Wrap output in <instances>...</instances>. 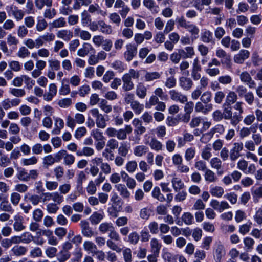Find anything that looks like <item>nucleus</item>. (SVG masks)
<instances>
[{"mask_svg": "<svg viewBox=\"0 0 262 262\" xmlns=\"http://www.w3.org/2000/svg\"><path fill=\"white\" fill-rule=\"evenodd\" d=\"M176 21L178 27L185 29L190 33L191 36L192 42L198 38L200 30L195 25L187 21L183 15L177 17Z\"/></svg>", "mask_w": 262, "mask_h": 262, "instance_id": "1", "label": "nucleus"}, {"mask_svg": "<svg viewBox=\"0 0 262 262\" xmlns=\"http://www.w3.org/2000/svg\"><path fill=\"white\" fill-rule=\"evenodd\" d=\"M215 55L219 59H220V61L222 62V66H225L226 68L231 67V56L225 50L221 48L217 49L215 51Z\"/></svg>", "mask_w": 262, "mask_h": 262, "instance_id": "2", "label": "nucleus"}, {"mask_svg": "<svg viewBox=\"0 0 262 262\" xmlns=\"http://www.w3.org/2000/svg\"><path fill=\"white\" fill-rule=\"evenodd\" d=\"M243 104V102L238 101L236 102L233 106L234 110L238 111L235 112L233 116L232 125L233 126H236L243 119L242 114L244 113Z\"/></svg>", "mask_w": 262, "mask_h": 262, "instance_id": "3", "label": "nucleus"}, {"mask_svg": "<svg viewBox=\"0 0 262 262\" xmlns=\"http://www.w3.org/2000/svg\"><path fill=\"white\" fill-rule=\"evenodd\" d=\"M90 113L95 118V122L97 127L103 129L106 126V120L104 115L99 113L98 109L93 108L90 110Z\"/></svg>", "mask_w": 262, "mask_h": 262, "instance_id": "4", "label": "nucleus"}, {"mask_svg": "<svg viewBox=\"0 0 262 262\" xmlns=\"http://www.w3.org/2000/svg\"><path fill=\"white\" fill-rule=\"evenodd\" d=\"M123 57L126 61L129 62L136 56L137 47L135 44L128 43L126 45Z\"/></svg>", "mask_w": 262, "mask_h": 262, "instance_id": "5", "label": "nucleus"}, {"mask_svg": "<svg viewBox=\"0 0 262 262\" xmlns=\"http://www.w3.org/2000/svg\"><path fill=\"white\" fill-rule=\"evenodd\" d=\"M43 195H45L44 200H46V202L52 200L54 203L57 204H60L64 200L62 194L57 191L54 192H44Z\"/></svg>", "mask_w": 262, "mask_h": 262, "instance_id": "6", "label": "nucleus"}, {"mask_svg": "<svg viewBox=\"0 0 262 262\" xmlns=\"http://www.w3.org/2000/svg\"><path fill=\"white\" fill-rule=\"evenodd\" d=\"M169 94L170 99L173 101L179 102L183 104L187 101L188 98L187 96L177 90L172 89L170 90Z\"/></svg>", "mask_w": 262, "mask_h": 262, "instance_id": "7", "label": "nucleus"}, {"mask_svg": "<svg viewBox=\"0 0 262 262\" xmlns=\"http://www.w3.org/2000/svg\"><path fill=\"white\" fill-rule=\"evenodd\" d=\"M43 194L44 192L42 193L41 195L27 193L25 195L24 199L31 202L33 205L36 206L41 202L43 203H46V200H44L45 195Z\"/></svg>", "mask_w": 262, "mask_h": 262, "instance_id": "8", "label": "nucleus"}, {"mask_svg": "<svg viewBox=\"0 0 262 262\" xmlns=\"http://www.w3.org/2000/svg\"><path fill=\"white\" fill-rule=\"evenodd\" d=\"M80 226L81 229V233L85 237L91 238L95 235V232L90 226L89 222L86 220L80 221Z\"/></svg>", "mask_w": 262, "mask_h": 262, "instance_id": "9", "label": "nucleus"}, {"mask_svg": "<svg viewBox=\"0 0 262 262\" xmlns=\"http://www.w3.org/2000/svg\"><path fill=\"white\" fill-rule=\"evenodd\" d=\"M202 68L199 64L198 58L194 59L192 68L191 70V77L194 80H198L201 78V74L200 72L201 71Z\"/></svg>", "mask_w": 262, "mask_h": 262, "instance_id": "10", "label": "nucleus"}, {"mask_svg": "<svg viewBox=\"0 0 262 262\" xmlns=\"http://www.w3.org/2000/svg\"><path fill=\"white\" fill-rule=\"evenodd\" d=\"M242 82L246 83L249 88L253 89L256 86V83L253 80L248 72H243L239 75Z\"/></svg>", "mask_w": 262, "mask_h": 262, "instance_id": "11", "label": "nucleus"}, {"mask_svg": "<svg viewBox=\"0 0 262 262\" xmlns=\"http://www.w3.org/2000/svg\"><path fill=\"white\" fill-rule=\"evenodd\" d=\"M226 255L225 247L222 244H219L214 249V259L216 262H221L222 258Z\"/></svg>", "mask_w": 262, "mask_h": 262, "instance_id": "12", "label": "nucleus"}, {"mask_svg": "<svg viewBox=\"0 0 262 262\" xmlns=\"http://www.w3.org/2000/svg\"><path fill=\"white\" fill-rule=\"evenodd\" d=\"M213 109L212 104H204L202 102H198L195 105V111L196 112H202L203 114H207Z\"/></svg>", "mask_w": 262, "mask_h": 262, "instance_id": "13", "label": "nucleus"}, {"mask_svg": "<svg viewBox=\"0 0 262 262\" xmlns=\"http://www.w3.org/2000/svg\"><path fill=\"white\" fill-rule=\"evenodd\" d=\"M249 55L250 52L248 50H241L239 53L234 56V61L236 63L242 64L249 58Z\"/></svg>", "mask_w": 262, "mask_h": 262, "instance_id": "14", "label": "nucleus"}, {"mask_svg": "<svg viewBox=\"0 0 262 262\" xmlns=\"http://www.w3.org/2000/svg\"><path fill=\"white\" fill-rule=\"evenodd\" d=\"M14 220L13 228L15 231L20 232L25 229L26 227L23 225L24 218L23 216L16 215L14 217Z\"/></svg>", "mask_w": 262, "mask_h": 262, "instance_id": "15", "label": "nucleus"}, {"mask_svg": "<svg viewBox=\"0 0 262 262\" xmlns=\"http://www.w3.org/2000/svg\"><path fill=\"white\" fill-rule=\"evenodd\" d=\"M122 79L123 81L122 89L124 91H129L133 89L134 84L128 75H123Z\"/></svg>", "mask_w": 262, "mask_h": 262, "instance_id": "16", "label": "nucleus"}, {"mask_svg": "<svg viewBox=\"0 0 262 262\" xmlns=\"http://www.w3.org/2000/svg\"><path fill=\"white\" fill-rule=\"evenodd\" d=\"M115 188L123 199H128L130 198V193L125 185L122 184H116Z\"/></svg>", "mask_w": 262, "mask_h": 262, "instance_id": "17", "label": "nucleus"}, {"mask_svg": "<svg viewBox=\"0 0 262 262\" xmlns=\"http://www.w3.org/2000/svg\"><path fill=\"white\" fill-rule=\"evenodd\" d=\"M94 50V49L90 43L85 42L82 45V47L78 50L77 55L80 57H84Z\"/></svg>", "mask_w": 262, "mask_h": 262, "instance_id": "18", "label": "nucleus"}, {"mask_svg": "<svg viewBox=\"0 0 262 262\" xmlns=\"http://www.w3.org/2000/svg\"><path fill=\"white\" fill-rule=\"evenodd\" d=\"M89 13L97 14L100 15L103 17L107 15V12L105 11L102 10L98 4H91L89 6L88 11Z\"/></svg>", "mask_w": 262, "mask_h": 262, "instance_id": "19", "label": "nucleus"}, {"mask_svg": "<svg viewBox=\"0 0 262 262\" xmlns=\"http://www.w3.org/2000/svg\"><path fill=\"white\" fill-rule=\"evenodd\" d=\"M10 10L12 15L17 21H18L23 19L25 15V12L23 10L19 9L16 6H11Z\"/></svg>", "mask_w": 262, "mask_h": 262, "instance_id": "20", "label": "nucleus"}, {"mask_svg": "<svg viewBox=\"0 0 262 262\" xmlns=\"http://www.w3.org/2000/svg\"><path fill=\"white\" fill-rule=\"evenodd\" d=\"M58 38L66 41H70L73 37V33L70 30L63 29L58 31L56 33Z\"/></svg>", "mask_w": 262, "mask_h": 262, "instance_id": "21", "label": "nucleus"}, {"mask_svg": "<svg viewBox=\"0 0 262 262\" xmlns=\"http://www.w3.org/2000/svg\"><path fill=\"white\" fill-rule=\"evenodd\" d=\"M147 89L143 82H139L136 86V94L140 99H144L147 95Z\"/></svg>", "mask_w": 262, "mask_h": 262, "instance_id": "22", "label": "nucleus"}, {"mask_svg": "<svg viewBox=\"0 0 262 262\" xmlns=\"http://www.w3.org/2000/svg\"><path fill=\"white\" fill-rule=\"evenodd\" d=\"M11 251L13 255L19 257L25 255L27 252L28 249L25 246L17 245L14 246Z\"/></svg>", "mask_w": 262, "mask_h": 262, "instance_id": "23", "label": "nucleus"}, {"mask_svg": "<svg viewBox=\"0 0 262 262\" xmlns=\"http://www.w3.org/2000/svg\"><path fill=\"white\" fill-rule=\"evenodd\" d=\"M171 183L175 192H179L181 190L184 189L185 187L182 179L178 177H173L171 179Z\"/></svg>", "mask_w": 262, "mask_h": 262, "instance_id": "24", "label": "nucleus"}, {"mask_svg": "<svg viewBox=\"0 0 262 262\" xmlns=\"http://www.w3.org/2000/svg\"><path fill=\"white\" fill-rule=\"evenodd\" d=\"M179 82L180 86L185 91L189 90L193 85V81L190 78L185 77H181Z\"/></svg>", "mask_w": 262, "mask_h": 262, "instance_id": "25", "label": "nucleus"}, {"mask_svg": "<svg viewBox=\"0 0 262 262\" xmlns=\"http://www.w3.org/2000/svg\"><path fill=\"white\" fill-rule=\"evenodd\" d=\"M148 150V148L145 145H137L134 148L133 153L137 157H142L147 153Z\"/></svg>", "mask_w": 262, "mask_h": 262, "instance_id": "26", "label": "nucleus"}, {"mask_svg": "<svg viewBox=\"0 0 262 262\" xmlns=\"http://www.w3.org/2000/svg\"><path fill=\"white\" fill-rule=\"evenodd\" d=\"M148 145L151 149L156 151H162L163 149V145L162 143L155 137L151 138Z\"/></svg>", "mask_w": 262, "mask_h": 262, "instance_id": "27", "label": "nucleus"}, {"mask_svg": "<svg viewBox=\"0 0 262 262\" xmlns=\"http://www.w3.org/2000/svg\"><path fill=\"white\" fill-rule=\"evenodd\" d=\"M74 32L76 36H78L84 40H89L91 38V34L88 31L82 30L78 27L74 29Z\"/></svg>", "mask_w": 262, "mask_h": 262, "instance_id": "28", "label": "nucleus"}, {"mask_svg": "<svg viewBox=\"0 0 262 262\" xmlns=\"http://www.w3.org/2000/svg\"><path fill=\"white\" fill-rule=\"evenodd\" d=\"M224 118L226 120L230 119V123L232 124L233 119V114L232 106L230 105L224 103L223 105Z\"/></svg>", "mask_w": 262, "mask_h": 262, "instance_id": "29", "label": "nucleus"}, {"mask_svg": "<svg viewBox=\"0 0 262 262\" xmlns=\"http://www.w3.org/2000/svg\"><path fill=\"white\" fill-rule=\"evenodd\" d=\"M104 213L95 211L90 217V221L92 225L99 224L104 218Z\"/></svg>", "mask_w": 262, "mask_h": 262, "instance_id": "30", "label": "nucleus"}, {"mask_svg": "<svg viewBox=\"0 0 262 262\" xmlns=\"http://www.w3.org/2000/svg\"><path fill=\"white\" fill-rule=\"evenodd\" d=\"M0 210L10 214H13L14 210L8 200H3L0 203Z\"/></svg>", "mask_w": 262, "mask_h": 262, "instance_id": "31", "label": "nucleus"}, {"mask_svg": "<svg viewBox=\"0 0 262 262\" xmlns=\"http://www.w3.org/2000/svg\"><path fill=\"white\" fill-rule=\"evenodd\" d=\"M54 120L55 127L52 130V133L54 135H58L64 127V121L60 118H55Z\"/></svg>", "mask_w": 262, "mask_h": 262, "instance_id": "32", "label": "nucleus"}, {"mask_svg": "<svg viewBox=\"0 0 262 262\" xmlns=\"http://www.w3.org/2000/svg\"><path fill=\"white\" fill-rule=\"evenodd\" d=\"M99 30L102 33L110 35L113 32L112 28L111 25L106 24L103 20H99Z\"/></svg>", "mask_w": 262, "mask_h": 262, "instance_id": "33", "label": "nucleus"}, {"mask_svg": "<svg viewBox=\"0 0 262 262\" xmlns=\"http://www.w3.org/2000/svg\"><path fill=\"white\" fill-rule=\"evenodd\" d=\"M84 250L88 253L92 254L97 250V246L91 241H85L83 244Z\"/></svg>", "mask_w": 262, "mask_h": 262, "instance_id": "34", "label": "nucleus"}, {"mask_svg": "<svg viewBox=\"0 0 262 262\" xmlns=\"http://www.w3.org/2000/svg\"><path fill=\"white\" fill-rule=\"evenodd\" d=\"M150 246L151 252H157L160 253L162 245L158 239L156 238H151L150 242Z\"/></svg>", "mask_w": 262, "mask_h": 262, "instance_id": "35", "label": "nucleus"}, {"mask_svg": "<svg viewBox=\"0 0 262 262\" xmlns=\"http://www.w3.org/2000/svg\"><path fill=\"white\" fill-rule=\"evenodd\" d=\"M161 76L158 72H146L144 75L145 81L149 82L159 79Z\"/></svg>", "mask_w": 262, "mask_h": 262, "instance_id": "36", "label": "nucleus"}, {"mask_svg": "<svg viewBox=\"0 0 262 262\" xmlns=\"http://www.w3.org/2000/svg\"><path fill=\"white\" fill-rule=\"evenodd\" d=\"M237 99V95L234 91H230L226 97L225 102L224 103L231 105L235 103Z\"/></svg>", "mask_w": 262, "mask_h": 262, "instance_id": "37", "label": "nucleus"}, {"mask_svg": "<svg viewBox=\"0 0 262 262\" xmlns=\"http://www.w3.org/2000/svg\"><path fill=\"white\" fill-rule=\"evenodd\" d=\"M144 6L149 9L152 13H157L158 12V6L156 5L154 0H143Z\"/></svg>", "mask_w": 262, "mask_h": 262, "instance_id": "38", "label": "nucleus"}, {"mask_svg": "<svg viewBox=\"0 0 262 262\" xmlns=\"http://www.w3.org/2000/svg\"><path fill=\"white\" fill-rule=\"evenodd\" d=\"M151 195L154 198L157 199L160 202H163L166 200V198L164 197L163 194L161 193L160 189L158 186H155L153 188Z\"/></svg>", "mask_w": 262, "mask_h": 262, "instance_id": "39", "label": "nucleus"}, {"mask_svg": "<svg viewBox=\"0 0 262 262\" xmlns=\"http://www.w3.org/2000/svg\"><path fill=\"white\" fill-rule=\"evenodd\" d=\"M121 175L122 177H123V175H125V177H127L125 181L126 182L127 187L129 189H132L136 187L137 185L136 181L133 178L130 177L127 173L124 171H122L121 172Z\"/></svg>", "mask_w": 262, "mask_h": 262, "instance_id": "40", "label": "nucleus"}, {"mask_svg": "<svg viewBox=\"0 0 262 262\" xmlns=\"http://www.w3.org/2000/svg\"><path fill=\"white\" fill-rule=\"evenodd\" d=\"M117 149L118 155L125 157L129 152L130 147L126 143L123 142L121 143L120 146H118Z\"/></svg>", "mask_w": 262, "mask_h": 262, "instance_id": "41", "label": "nucleus"}, {"mask_svg": "<svg viewBox=\"0 0 262 262\" xmlns=\"http://www.w3.org/2000/svg\"><path fill=\"white\" fill-rule=\"evenodd\" d=\"M35 5L38 10H41L45 6L51 7L53 0H35Z\"/></svg>", "mask_w": 262, "mask_h": 262, "instance_id": "42", "label": "nucleus"}, {"mask_svg": "<svg viewBox=\"0 0 262 262\" xmlns=\"http://www.w3.org/2000/svg\"><path fill=\"white\" fill-rule=\"evenodd\" d=\"M17 178L21 181L28 182L29 181V175L28 172L24 168L18 169L16 173Z\"/></svg>", "mask_w": 262, "mask_h": 262, "instance_id": "43", "label": "nucleus"}, {"mask_svg": "<svg viewBox=\"0 0 262 262\" xmlns=\"http://www.w3.org/2000/svg\"><path fill=\"white\" fill-rule=\"evenodd\" d=\"M98 105L100 108L106 114L110 113L112 110L111 105L108 104L106 99H101Z\"/></svg>", "mask_w": 262, "mask_h": 262, "instance_id": "44", "label": "nucleus"}, {"mask_svg": "<svg viewBox=\"0 0 262 262\" xmlns=\"http://www.w3.org/2000/svg\"><path fill=\"white\" fill-rule=\"evenodd\" d=\"M204 178L206 181L209 183L214 182L217 179L215 173L209 169L205 171Z\"/></svg>", "mask_w": 262, "mask_h": 262, "instance_id": "45", "label": "nucleus"}, {"mask_svg": "<svg viewBox=\"0 0 262 262\" xmlns=\"http://www.w3.org/2000/svg\"><path fill=\"white\" fill-rule=\"evenodd\" d=\"M95 151L93 148L90 147H84L82 150L77 151L76 155L78 156H92L94 154Z\"/></svg>", "mask_w": 262, "mask_h": 262, "instance_id": "46", "label": "nucleus"}, {"mask_svg": "<svg viewBox=\"0 0 262 262\" xmlns=\"http://www.w3.org/2000/svg\"><path fill=\"white\" fill-rule=\"evenodd\" d=\"M113 228L114 226L111 223L104 222L99 225L98 229L101 233L105 234L107 232H110Z\"/></svg>", "mask_w": 262, "mask_h": 262, "instance_id": "47", "label": "nucleus"}, {"mask_svg": "<svg viewBox=\"0 0 262 262\" xmlns=\"http://www.w3.org/2000/svg\"><path fill=\"white\" fill-rule=\"evenodd\" d=\"M211 148L210 144L206 145L202 150V158L205 160H209L212 156Z\"/></svg>", "mask_w": 262, "mask_h": 262, "instance_id": "48", "label": "nucleus"}, {"mask_svg": "<svg viewBox=\"0 0 262 262\" xmlns=\"http://www.w3.org/2000/svg\"><path fill=\"white\" fill-rule=\"evenodd\" d=\"M256 131V128L244 127L239 131V137L242 139L246 138L251 134V132L254 133Z\"/></svg>", "mask_w": 262, "mask_h": 262, "instance_id": "49", "label": "nucleus"}, {"mask_svg": "<svg viewBox=\"0 0 262 262\" xmlns=\"http://www.w3.org/2000/svg\"><path fill=\"white\" fill-rule=\"evenodd\" d=\"M251 193L254 202H257L262 198V185L258 187L251 190Z\"/></svg>", "mask_w": 262, "mask_h": 262, "instance_id": "50", "label": "nucleus"}, {"mask_svg": "<svg viewBox=\"0 0 262 262\" xmlns=\"http://www.w3.org/2000/svg\"><path fill=\"white\" fill-rule=\"evenodd\" d=\"M130 107L136 114L139 115L143 111L144 105L140 104L138 101L135 100L132 103Z\"/></svg>", "mask_w": 262, "mask_h": 262, "instance_id": "51", "label": "nucleus"}, {"mask_svg": "<svg viewBox=\"0 0 262 262\" xmlns=\"http://www.w3.org/2000/svg\"><path fill=\"white\" fill-rule=\"evenodd\" d=\"M210 193L213 196L221 198L224 194V190L222 187L216 186L210 188Z\"/></svg>", "mask_w": 262, "mask_h": 262, "instance_id": "52", "label": "nucleus"}, {"mask_svg": "<svg viewBox=\"0 0 262 262\" xmlns=\"http://www.w3.org/2000/svg\"><path fill=\"white\" fill-rule=\"evenodd\" d=\"M250 9L249 5L245 2H240L237 5V8L236 10L237 14L244 13Z\"/></svg>", "mask_w": 262, "mask_h": 262, "instance_id": "53", "label": "nucleus"}, {"mask_svg": "<svg viewBox=\"0 0 262 262\" xmlns=\"http://www.w3.org/2000/svg\"><path fill=\"white\" fill-rule=\"evenodd\" d=\"M212 99V93L210 91L204 92L201 96L200 100L202 103L206 104H210Z\"/></svg>", "mask_w": 262, "mask_h": 262, "instance_id": "54", "label": "nucleus"}, {"mask_svg": "<svg viewBox=\"0 0 262 262\" xmlns=\"http://www.w3.org/2000/svg\"><path fill=\"white\" fill-rule=\"evenodd\" d=\"M138 167L137 162L135 160L128 161L125 165V169L129 173L134 172Z\"/></svg>", "mask_w": 262, "mask_h": 262, "instance_id": "55", "label": "nucleus"}, {"mask_svg": "<svg viewBox=\"0 0 262 262\" xmlns=\"http://www.w3.org/2000/svg\"><path fill=\"white\" fill-rule=\"evenodd\" d=\"M111 67L118 72H122L126 68L125 64L120 60H115L111 63Z\"/></svg>", "mask_w": 262, "mask_h": 262, "instance_id": "56", "label": "nucleus"}, {"mask_svg": "<svg viewBox=\"0 0 262 262\" xmlns=\"http://www.w3.org/2000/svg\"><path fill=\"white\" fill-rule=\"evenodd\" d=\"M20 236L21 243L28 244L34 239V236L29 232H25Z\"/></svg>", "mask_w": 262, "mask_h": 262, "instance_id": "57", "label": "nucleus"}, {"mask_svg": "<svg viewBox=\"0 0 262 262\" xmlns=\"http://www.w3.org/2000/svg\"><path fill=\"white\" fill-rule=\"evenodd\" d=\"M201 40L205 43H209L213 39L212 34L209 30H205L201 36Z\"/></svg>", "mask_w": 262, "mask_h": 262, "instance_id": "58", "label": "nucleus"}, {"mask_svg": "<svg viewBox=\"0 0 262 262\" xmlns=\"http://www.w3.org/2000/svg\"><path fill=\"white\" fill-rule=\"evenodd\" d=\"M140 239V236L136 231L131 232L128 236V242L132 245H136Z\"/></svg>", "mask_w": 262, "mask_h": 262, "instance_id": "59", "label": "nucleus"}, {"mask_svg": "<svg viewBox=\"0 0 262 262\" xmlns=\"http://www.w3.org/2000/svg\"><path fill=\"white\" fill-rule=\"evenodd\" d=\"M182 220L186 225H190L193 223V215L190 212H185L182 216Z\"/></svg>", "mask_w": 262, "mask_h": 262, "instance_id": "60", "label": "nucleus"}, {"mask_svg": "<svg viewBox=\"0 0 262 262\" xmlns=\"http://www.w3.org/2000/svg\"><path fill=\"white\" fill-rule=\"evenodd\" d=\"M58 250L56 247L48 246L45 249V254L46 256L50 258L55 257L57 253Z\"/></svg>", "mask_w": 262, "mask_h": 262, "instance_id": "61", "label": "nucleus"}, {"mask_svg": "<svg viewBox=\"0 0 262 262\" xmlns=\"http://www.w3.org/2000/svg\"><path fill=\"white\" fill-rule=\"evenodd\" d=\"M151 212L152 210L149 208L144 207L140 211V217L143 220H147L151 215Z\"/></svg>", "mask_w": 262, "mask_h": 262, "instance_id": "62", "label": "nucleus"}, {"mask_svg": "<svg viewBox=\"0 0 262 262\" xmlns=\"http://www.w3.org/2000/svg\"><path fill=\"white\" fill-rule=\"evenodd\" d=\"M56 14L57 12L55 8L49 7L45 10L43 16L47 19H51L56 15Z\"/></svg>", "mask_w": 262, "mask_h": 262, "instance_id": "63", "label": "nucleus"}, {"mask_svg": "<svg viewBox=\"0 0 262 262\" xmlns=\"http://www.w3.org/2000/svg\"><path fill=\"white\" fill-rule=\"evenodd\" d=\"M91 22V18L90 14L86 10H84L81 13V24L83 26H88Z\"/></svg>", "mask_w": 262, "mask_h": 262, "instance_id": "64", "label": "nucleus"}]
</instances>
